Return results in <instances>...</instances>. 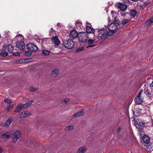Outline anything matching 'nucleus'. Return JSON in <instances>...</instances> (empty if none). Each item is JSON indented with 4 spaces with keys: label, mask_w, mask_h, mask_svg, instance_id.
Listing matches in <instances>:
<instances>
[{
    "label": "nucleus",
    "mask_w": 153,
    "mask_h": 153,
    "mask_svg": "<svg viewBox=\"0 0 153 153\" xmlns=\"http://www.w3.org/2000/svg\"><path fill=\"white\" fill-rule=\"evenodd\" d=\"M4 102L5 105L7 106L10 105L11 103V100L8 99L4 100Z\"/></svg>",
    "instance_id": "nucleus-29"
},
{
    "label": "nucleus",
    "mask_w": 153,
    "mask_h": 153,
    "mask_svg": "<svg viewBox=\"0 0 153 153\" xmlns=\"http://www.w3.org/2000/svg\"><path fill=\"white\" fill-rule=\"evenodd\" d=\"M144 148L147 152H151L153 150V146L150 144H146L144 146Z\"/></svg>",
    "instance_id": "nucleus-13"
},
{
    "label": "nucleus",
    "mask_w": 153,
    "mask_h": 153,
    "mask_svg": "<svg viewBox=\"0 0 153 153\" xmlns=\"http://www.w3.org/2000/svg\"><path fill=\"white\" fill-rule=\"evenodd\" d=\"M93 46V45H90V46H88L87 47V48H88L89 47H92Z\"/></svg>",
    "instance_id": "nucleus-52"
},
{
    "label": "nucleus",
    "mask_w": 153,
    "mask_h": 153,
    "mask_svg": "<svg viewBox=\"0 0 153 153\" xmlns=\"http://www.w3.org/2000/svg\"><path fill=\"white\" fill-rule=\"evenodd\" d=\"M86 32L87 33H94V29L90 26H87Z\"/></svg>",
    "instance_id": "nucleus-19"
},
{
    "label": "nucleus",
    "mask_w": 153,
    "mask_h": 153,
    "mask_svg": "<svg viewBox=\"0 0 153 153\" xmlns=\"http://www.w3.org/2000/svg\"><path fill=\"white\" fill-rule=\"evenodd\" d=\"M95 40L94 39H89L88 41H86V43H88V44H90L93 43Z\"/></svg>",
    "instance_id": "nucleus-36"
},
{
    "label": "nucleus",
    "mask_w": 153,
    "mask_h": 153,
    "mask_svg": "<svg viewBox=\"0 0 153 153\" xmlns=\"http://www.w3.org/2000/svg\"><path fill=\"white\" fill-rule=\"evenodd\" d=\"M73 126L72 125H71L69 126L66 127L65 128V130L66 131H68L72 130V129H73Z\"/></svg>",
    "instance_id": "nucleus-30"
},
{
    "label": "nucleus",
    "mask_w": 153,
    "mask_h": 153,
    "mask_svg": "<svg viewBox=\"0 0 153 153\" xmlns=\"http://www.w3.org/2000/svg\"><path fill=\"white\" fill-rule=\"evenodd\" d=\"M143 91L142 89L140 90L135 97L134 100L136 104H140L143 102V99L142 94Z\"/></svg>",
    "instance_id": "nucleus-6"
},
{
    "label": "nucleus",
    "mask_w": 153,
    "mask_h": 153,
    "mask_svg": "<svg viewBox=\"0 0 153 153\" xmlns=\"http://www.w3.org/2000/svg\"><path fill=\"white\" fill-rule=\"evenodd\" d=\"M118 7L121 10L124 11L127 9V6L126 5L122 4L120 3H118L117 5Z\"/></svg>",
    "instance_id": "nucleus-15"
},
{
    "label": "nucleus",
    "mask_w": 153,
    "mask_h": 153,
    "mask_svg": "<svg viewBox=\"0 0 153 153\" xmlns=\"http://www.w3.org/2000/svg\"><path fill=\"white\" fill-rule=\"evenodd\" d=\"M150 87L151 89L153 90V82L150 84Z\"/></svg>",
    "instance_id": "nucleus-47"
},
{
    "label": "nucleus",
    "mask_w": 153,
    "mask_h": 153,
    "mask_svg": "<svg viewBox=\"0 0 153 153\" xmlns=\"http://www.w3.org/2000/svg\"><path fill=\"white\" fill-rule=\"evenodd\" d=\"M143 142L146 144H149L150 140V138L147 135H144L143 137Z\"/></svg>",
    "instance_id": "nucleus-18"
},
{
    "label": "nucleus",
    "mask_w": 153,
    "mask_h": 153,
    "mask_svg": "<svg viewBox=\"0 0 153 153\" xmlns=\"http://www.w3.org/2000/svg\"><path fill=\"white\" fill-rule=\"evenodd\" d=\"M84 114L83 110L82 109L79 111L78 112L74 114V117H75L77 116H82Z\"/></svg>",
    "instance_id": "nucleus-21"
},
{
    "label": "nucleus",
    "mask_w": 153,
    "mask_h": 153,
    "mask_svg": "<svg viewBox=\"0 0 153 153\" xmlns=\"http://www.w3.org/2000/svg\"><path fill=\"white\" fill-rule=\"evenodd\" d=\"M153 22V17L149 19H148L146 22L145 23V25L148 26Z\"/></svg>",
    "instance_id": "nucleus-26"
},
{
    "label": "nucleus",
    "mask_w": 153,
    "mask_h": 153,
    "mask_svg": "<svg viewBox=\"0 0 153 153\" xmlns=\"http://www.w3.org/2000/svg\"><path fill=\"white\" fill-rule=\"evenodd\" d=\"M37 89L33 86H31L29 88V91L31 92H33L36 90Z\"/></svg>",
    "instance_id": "nucleus-34"
},
{
    "label": "nucleus",
    "mask_w": 153,
    "mask_h": 153,
    "mask_svg": "<svg viewBox=\"0 0 153 153\" xmlns=\"http://www.w3.org/2000/svg\"><path fill=\"white\" fill-rule=\"evenodd\" d=\"M69 100L68 99H65L62 101V103L63 104H65L67 103Z\"/></svg>",
    "instance_id": "nucleus-40"
},
{
    "label": "nucleus",
    "mask_w": 153,
    "mask_h": 153,
    "mask_svg": "<svg viewBox=\"0 0 153 153\" xmlns=\"http://www.w3.org/2000/svg\"><path fill=\"white\" fill-rule=\"evenodd\" d=\"M4 33V35L5 36V37H7L10 36V33L9 31H6Z\"/></svg>",
    "instance_id": "nucleus-35"
},
{
    "label": "nucleus",
    "mask_w": 153,
    "mask_h": 153,
    "mask_svg": "<svg viewBox=\"0 0 153 153\" xmlns=\"http://www.w3.org/2000/svg\"><path fill=\"white\" fill-rule=\"evenodd\" d=\"M83 48H83V47H81L79 48H78L76 50V52H79V51H80L83 50Z\"/></svg>",
    "instance_id": "nucleus-44"
},
{
    "label": "nucleus",
    "mask_w": 153,
    "mask_h": 153,
    "mask_svg": "<svg viewBox=\"0 0 153 153\" xmlns=\"http://www.w3.org/2000/svg\"><path fill=\"white\" fill-rule=\"evenodd\" d=\"M14 106V104H12L9 105L7 108V110L8 111L11 110Z\"/></svg>",
    "instance_id": "nucleus-37"
},
{
    "label": "nucleus",
    "mask_w": 153,
    "mask_h": 153,
    "mask_svg": "<svg viewBox=\"0 0 153 153\" xmlns=\"http://www.w3.org/2000/svg\"><path fill=\"white\" fill-rule=\"evenodd\" d=\"M13 121L12 118H9L5 122L4 126H9Z\"/></svg>",
    "instance_id": "nucleus-22"
},
{
    "label": "nucleus",
    "mask_w": 153,
    "mask_h": 153,
    "mask_svg": "<svg viewBox=\"0 0 153 153\" xmlns=\"http://www.w3.org/2000/svg\"><path fill=\"white\" fill-rule=\"evenodd\" d=\"M86 150L84 146L80 147L78 150V153H84Z\"/></svg>",
    "instance_id": "nucleus-25"
},
{
    "label": "nucleus",
    "mask_w": 153,
    "mask_h": 153,
    "mask_svg": "<svg viewBox=\"0 0 153 153\" xmlns=\"http://www.w3.org/2000/svg\"><path fill=\"white\" fill-rule=\"evenodd\" d=\"M129 21V19H123L121 21L123 25L126 24Z\"/></svg>",
    "instance_id": "nucleus-33"
},
{
    "label": "nucleus",
    "mask_w": 153,
    "mask_h": 153,
    "mask_svg": "<svg viewBox=\"0 0 153 153\" xmlns=\"http://www.w3.org/2000/svg\"><path fill=\"white\" fill-rule=\"evenodd\" d=\"M79 40L82 42H86L88 38V34L86 32H79L78 34Z\"/></svg>",
    "instance_id": "nucleus-5"
},
{
    "label": "nucleus",
    "mask_w": 153,
    "mask_h": 153,
    "mask_svg": "<svg viewBox=\"0 0 153 153\" xmlns=\"http://www.w3.org/2000/svg\"><path fill=\"white\" fill-rule=\"evenodd\" d=\"M107 28L110 30L109 31H108L109 36H111L116 32V30L117 29L118 27L116 24L112 23L110 24H108L107 26Z\"/></svg>",
    "instance_id": "nucleus-3"
},
{
    "label": "nucleus",
    "mask_w": 153,
    "mask_h": 153,
    "mask_svg": "<svg viewBox=\"0 0 153 153\" xmlns=\"http://www.w3.org/2000/svg\"><path fill=\"white\" fill-rule=\"evenodd\" d=\"M119 22V21L118 19L115 17L114 19L113 23H114L115 24H116L118 23Z\"/></svg>",
    "instance_id": "nucleus-39"
},
{
    "label": "nucleus",
    "mask_w": 153,
    "mask_h": 153,
    "mask_svg": "<svg viewBox=\"0 0 153 153\" xmlns=\"http://www.w3.org/2000/svg\"><path fill=\"white\" fill-rule=\"evenodd\" d=\"M144 93L146 95H148L150 94V91L148 89H146L144 90Z\"/></svg>",
    "instance_id": "nucleus-38"
},
{
    "label": "nucleus",
    "mask_w": 153,
    "mask_h": 153,
    "mask_svg": "<svg viewBox=\"0 0 153 153\" xmlns=\"http://www.w3.org/2000/svg\"><path fill=\"white\" fill-rule=\"evenodd\" d=\"M31 115L30 113L27 111H24L18 115L19 118H23Z\"/></svg>",
    "instance_id": "nucleus-14"
},
{
    "label": "nucleus",
    "mask_w": 153,
    "mask_h": 153,
    "mask_svg": "<svg viewBox=\"0 0 153 153\" xmlns=\"http://www.w3.org/2000/svg\"><path fill=\"white\" fill-rule=\"evenodd\" d=\"M139 134L141 135V136L142 137L144 134V131H143L142 130H139Z\"/></svg>",
    "instance_id": "nucleus-43"
},
{
    "label": "nucleus",
    "mask_w": 153,
    "mask_h": 153,
    "mask_svg": "<svg viewBox=\"0 0 153 153\" xmlns=\"http://www.w3.org/2000/svg\"><path fill=\"white\" fill-rule=\"evenodd\" d=\"M32 53L31 52L27 51L25 52V54L27 56H30L31 54Z\"/></svg>",
    "instance_id": "nucleus-42"
},
{
    "label": "nucleus",
    "mask_w": 153,
    "mask_h": 153,
    "mask_svg": "<svg viewBox=\"0 0 153 153\" xmlns=\"http://www.w3.org/2000/svg\"><path fill=\"white\" fill-rule=\"evenodd\" d=\"M64 46L68 49H71L74 48L75 44L74 42L71 39H69L63 41Z\"/></svg>",
    "instance_id": "nucleus-2"
},
{
    "label": "nucleus",
    "mask_w": 153,
    "mask_h": 153,
    "mask_svg": "<svg viewBox=\"0 0 153 153\" xmlns=\"http://www.w3.org/2000/svg\"><path fill=\"white\" fill-rule=\"evenodd\" d=\"M120 130H121V127H120L119 128L118 130H117V133H119L120 131Z\"/></svg>",
    "instance_id": "nucleus-49"
},
{
    "label": "nucleus",
    "mask_w": 153,
    "mask_h": 153,
    "mask_svg": "<svg viewBox=\"0 0 153 153\" xmlns=\"http://www.w3.org/2000/svg\"><path fill=\"white\" fill-rule=\"evenodd\" d=\"M76 27L77 30L81 29L82 26V24L80 22H77L76 23Z\"/></svg>",
    "instance_id": "nucleus-27"
},
{
    "label": "nucleus",
    "mask_w": 153,
    "mask_h": 153,
    "mask_svg": "<svg viewBox=\"0 0 153 153\" xmlns=\"http://www.w3.org/2000/svg\"><path fill=\"white\" fill-rule=\"evenodd\" d=\"M16 46L20 50H23L25 48V44L23 41H19L16 42Z\"/></svg>",
    "instance_id": "nucleus-10"
},
{
    "label": "nucleus",
    "mask_w": 153,
    "mask_h": 153,
    "mask_svg": "<svg viewBox=\"0 0 153 153\" xmlns=\"http://www.w3.org/2000/svg\"><path fill=\"white\" fill-rule=\"evenodd\" d=\"M11 133L9 132H6L2 134L1 136V138L4 140H5L9 137L11 135Z\"/></svg>",
    "instance_id": "nucleus-16"
},
{
    "label": "nucleus",
    "mask_w": 153,
    "mask_h": 153,
    "mask_svg": "<svg viewBox=\"0 0 153 153\" xmlns=\"http://www.w3.org/2000/svg\"><path fill=\"white\" fill-rule=\"evenodd\" d=\"M42 53L44 55H47L50 53V52L48 51L43 50L42 51Z\"/></svg>",
    "instance_id": "nucleus-31"
},
{
    "label": "nucleus",
    "mask_w": 153,
    "mask_h": 153,
    "mask_svg": "<svg viewBox=\"0 0 153 153\" xmlns=\"http://www.w3.org/2000/svg\"><path fill=\"white\" fill-rule=\"evenodd\" d=\"M134 124L137 128L140 129L143 128L145 126L144 123L141 120L138 119L135 121Z\"/></svg>",
    "instance_id": "nucleus-8"
},
{
    "label": "nucleus",
    "mask_w": 153,
    "mask_h": 153,
    "mask_svg": "<svg viewBox=\"0 0 153 153\" xmlns=\"http://www.w3.org/2000/svg\"><path fill=\"white\" fill-rule=\"evenodd\" d=\"M121 15L123 16H125L126 15L125 12L123 11L121 13Z\"/></svg>",
    "instance_id": "nucleus-48"
},
{
    "label": "nucleus",
    "mask_w": 153,
    "mask_h": 153,
    "mask_svg": "<svg viewBox=\"0 0 153 153\" xmlns=\"http://www.w3.org/2000/svg\"><path fill=\"white\" fill-rule=\"evenodd\" d=\"M55 31L52 28L49 31V35L51 36H53L55 34Z\"/></svg>",
    "instance_id": "nucleus-32"
},
{
    "label": "nucleus",
    "mask_w": 153,
    "mask_h": 153,
    "mask_svg": "<svg viewBox=\"0 0 153 153\" xmlns=\"http://www.w3.org/2000/svg\"><path fill=\"white\" fill-rule=\"evenodd\" d=\"M78 34L77 32L75 30H72L70 31L69 37L72 39H74L77 37H78Z\"/></svg>",
    "instance_id": "nucleus-11"
},
{
    "label": "nucleus",
    "mask_w": 153,
    "mask_h": 153,
    "mask_svg": "<svg viewBox=\"0 0 153 153\" xmlns=\"http://www.w3.org/2000/svg\"><path fill=\"white\" fill-rule=\"evenodd\" d=\"M22 105V104H21V103H20V105H21V107H22V108L23 109H24V108H23V106Z\"/></svg>",
    "instance_id": "nucleus-51"
},
{
    "label": "nucleus",
    "mask_w": 153,
    "mask_h": 153,
    "mask_svg": "<svg viewBox=\"0 0 153 153\" xmlns=\"http://www.w3.org/2000/svg\"><path fill=\"white\" fill-rule=\"evenodd\" d=\"M14 54L15 56H19L20 55L19 53L18 52H15Z\"/></svg>",
    "instance_id": "nucleus-45"
},
{
    "label": "nucleus",
    "mask_w": 153,
    "mask_h": 153,
    "mask_svg": "<svg viewBox=\"0 0 153 153\" xmlns=\"http://www.w3.org/2000/svg\"><path fill=\"white\" fill-rule=\"evenodd\" d=\"M47 41V39H43L42 40V39L41 40L43 44H46V42Z\"/></svg>",
    "instance_id": "nucleus-41"
},
{
    "label": "nucleus",
    "mask_w": 153,
    "mask_h": 153,
    "mask_svg": "<svg viewBox=\"0 0 153 153\" xmlns=\"http://www.w3.org/2000/svg\"><path fill=\"white\" fill-rule=\"evenodd\" d=\"M3 50L5 52H2L1 55L3 56H6L8 55V52H12L13 50V47L10 44L5 45L3 46Z\"/></svg>",
    "instance_id": "nucleus-4"
},
{
    "label": "nucleus",
    "mask_w": 153,
    "mask_h": 153,
    "mask_svg": "<svg viewBox=\"0 0 153 153\" xmlns=\"http://www.w3.org/2000/svg\"><path fill=\"white\" fill-rule=\"evenodd\" d=\"M32 61V59H19L16 61L17 63L18 64H20L23 63H25L27 62H31Z\"/></svg>",
    "instance_id": "nucleus-17"
},
{
    "label": "nucleus",
    "mask_w": 153,
    "mask_h": 153,
    "mask_svg": "<svg viewBox=\"0 0 153 153\" xmlns=\"http://www.w3.org/2000/svg\"><path fill=\"white\" fill-rule=\"evenodd\" d=\"M137 13V11L134 10L133 9L131 10L130 13V15L132 18H134Z\"/></svg>",
    "instance_id": "nucleus-24"
},
{
    "label": "nucleus",
    "mask_w": 153,
    "mask_h": 153,
    "mask_svg": "<svg viewBox=\"0 0 153 153\" xmlns=\"http://www.w3.org/2000/svg\"><path fill=\"white\" fill-rule=\"evenodd\" d=\"M33 101L31 100L26 102L25 104H22L23 108L24 109H25L28 108L29 106H30L33 103Z\"/></svg>",
    "instance_id": "nucleus-20"
},
{
    "label": "nucleus",
    "mask_w": 153,
    "mask_h": 153,
    "mask_svg": "<svg viewBox=\"0 0 153 153\" xmlns=\"http://www.w3.org/2000/svg\"><path fill=\"white\" fill-rule=\"evenodd\" d=\"M2 151H3L2 149L1 148L0 146V153H1Z\"/></svg>",
    "instance_id": "nucleus-50"
},
{
    "label": "nucleus",
    "mask_w": 153,
    "mask_h": 153,
    "mask_svg": "<svg viewBox=\"0 0 153 153\" xmlns=\"http://www.w3.org/2000/svg\"><path fill=\"white\" fill-rule=\"evenodd\" d=\"M52 42L56 45L60 44V42L57 36H53L51 39Z\"/></svg>",
    "instance_id": "nucleus-12"
},
{
    "label": "nucleus",
    "mask_w": 153,
    "mask_h": 153,
    "mask_svg": "<svg viewBox=\"0 0 153 153\" xmlns=\"http://www.w3.org/2000/svg\"><path fill=\"white\" fill-rule=\"evenodd\" d=\"M22 109L21 105H20V103L17 105L16 108L15 110V112L19 113L20 112Z\"/></svg>",
    "instance_id": "nucleus-23"
},
{
    "label": "nucleus",
    "mask_w": 153,
    "mask_h": 153,
    "mask_svg": "<svg viewBox=\"0 0 153 153\" xmlns=\"http://www.w3.org/2000/svg\"><path fill=\"white\" fill-rule=\"evenodd\" d=\"M19 36H20V37H22V35L21 34H20V35H19Z\"/></svg>",
    "instance_id": "nucleus-53"
},
{
    "label": "nucleus",
    "mask_w": 153,
    "mask_h": 153,
    "mask_svg": "<svg viewBox=\"0 0 153 153\" xmlns=\"http://www.w3.org/2000/svg\"><path fill=\"white\" fill-rule=\"evenodd\" d=\"M97 36L102 39H106L109 36L108 32L107 31L106 28L99 29L98 30Z\"/></svg>",
    "instance_id": "nucleus-1"
},
{
    "label": "nucleus",
    "mask_w": 153,
    "mask_h": 153,
    "mask_svg": "<svg viewBox=\"0 0 153 153\" xmlns=\"http://www.w3.org/2000/svg\"><path fill=\"white\" fill-rule=\"evenodd\" d=\"M116 13L115 12V11H114V10H111V15L113 16L114 15V14H116Z\"/></svg>",
    "instance_id": "nucleus-46"
},
{
    "label": "nucleus",
    "mask_w": 153,
    "mask_h": 153,
    "mask_svg": "<svg viewBox=\"0 0 153 153\" xmlns=\"http://www.w3.org/2000/svg\"><path fill=\"white\" fill-rule=\"evenodd\" d=\"M59 72V71L58 69H55L53 70L52 72V75L53 76H57Z\"/></svg>",
    "instance_id": "nucleus-28"
},
{
    "label": "nucleus",
    "mask_w": 153,
    "mask_h": 153,
    "mask_svg": "<svg viewBox=\"0 0 153 153\" xmlns=\"http://www.w3.org/2000/svg\"><path fill=\"white\" fill-rule=\"evenodd\" d=\"M21 134L19 131H16L14 132L12 135V140L14 142H16L20 137Z\"/></svg>",
    "instance_id": "nucleus-7"
},
{
    "label": "nucleus",
    "mask_w": 153,
    "mask_h": 153,
    "mask_svg": "<svg viewBox=\"0 0 153 153\" xmlns=\"http://www.w3.org/2000/svg\"><path fill=\"white\" fill-rule=\"evenodd\" d=\"M26 47L28 50L32 51H36L38 49V48L36 45L31 43L27 45Z\"/></svg>",
    "instance_id": "nucleus-9"
}]
</instances>
